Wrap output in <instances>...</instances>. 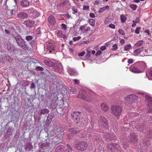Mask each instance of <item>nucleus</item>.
<instances>
[{
  "label": "nucleus",
  "mask_w": 152,
  "mask_h": 152,
  "mask_svg": "<svg viewBox=\"0 0 152 152\" xmlns=\"http://www.w3.org/2000/svg\"><path fill=\"white\" fill-rule=\"evenodd\" d=\"M18 46L22 48L24 50H27L29 49V47L26 42L23 39L20 34L13 36Z\"/></svg>",
  "instance_id": "nucleus-1"
},
{
  "label": "nucleus",
  "mask_w": 152,
  "mask_h": 152,
  "mask_svg": "<svg viewBox=\"0 0 152 152\" xmlns=\"http://www.w3.org/2000/svg\"><path fill=\"white\" fill-rule=\"evenodd\" d=\"M56 146V145H53L51 141L50 142L46 141L42 143L41 148L45 151L44 152H48L49 151L52 150Z\"/></svg>",
  "instance_id": "nucleus-2"
},
{
  "label": "nucleus",
  "mask_w": 152,
  "mask_h": 152,
  "mask_svg": "<svg viewBox=\"0 0 152 152\" xmlns=\"http://www.w3.org/2000/svg\"><path fill=\"white\" fill-rule=\"evenodd\" d=\"M74 148L77 150L81 151H84L86 150L88 147L87 142L83 141H80L75 144Z\"/></svg>",
  "instance_id": "nucleus-3"
},
{
  "label": "nucleus",
  "mask_w": 152,
  "mask_h": 152,
  "mask_svg": "<svg viewBox=\"0 0 152 152\" xmlns=\"http://www.w3.org/2000/svg\"><path fill=\"white\" fill-rule=\"evenodd\" d=\"M111 109L113 113L117 117V119H119L120 115L122 111L121 107L119 106L113 105L111 107Z\"/></svg>",
  "instance_id": "nucleus-4"
},
{
  "label": "nucleus",
  "mask_w": 152,
  "mask_h": 152,
  "mask_svg": "<svg viewBox=\"0 0 152 152\" xmlns=\"http://www.w3.org/2000/svg\"><path fill=\"white\" fill-rule=\"evenodd\" d=\"M78 97L86 100L87 102H91L93 100V99L89 96H88L84 90H82L80 91Z\"/></svg>",
  "instance_id": "nucleus-5"
},
{
  "label": "nucleus",
  "mask_w": 152,
  "mask_h": 152,
  "mask_svg": "<svg viewBox=\"0 0 152 152\" xmlns=\"http://www.w3.org/2000/svg\"><path fill=\"white\" fill-rule=\"evenodd\" d=\"M145 97L148 107L147 113H152V98L147 95H145Z\"/></svg>",
  "instance_id": "nucleus-6"
},
{
  "label": "nucleus",
  "mask_w": 152,
  "mask_h": 152,
  "mask_svg": "<svg viewBox=\"0 0 152 152\" xmlns=\"http://www.w3.org/2000/svg\"><path fill=\"white\" fill-rule=\"evenodd\" d=\"M107 149L112 152H118L119 145L115 143H112L107 146Z\"/></svg>",
  "instance_id": "nucleus-7"
},
{
  "label": "nucleus",
  "mask_w": 152,
  "mask_h": 152,
  "mask_svg": "<svg viewBox=\"0 0 152 152\" xmlns=\"http://www.w3.org/2000/svg\"><path fill=\"white\" fill-rule=\"evenodd\" d=\"M99 127L103 126L106 127L107 126L108 124L106 118L103 116H100V119L98 122Z\"/></svg>",
  "instance_id": "nucleus-8"
},
{
  "label": "nucleus",
  "mask_w": 152,
  "mask_h": 152,
  "mask_svg": "<svg viewBox=\"0 0 152 152\" xmlns=\"http://www.w3.org/2000/svg\"><path fill=\"white\" fill-rule=\"evenodd\" d=\"M138 141L137 136L135 133H132L129 136L128 141L131 144L135 143Z\"/></svg>",
  "instance_id": "nucleus-9"
},
{
  "label": "nucleus",
  "mask_w": 152,
  "mask_h": 152,
  "mask_svg": "<svg viewBox=\"0 0 152 152\" xmlns=\"http://www.w3.org/2000/svg\"><path fill=\"white\" fill-rule=\"evenodd\" d=\"M7 49L8 51V53L11 56L15 54H14L15 51V48L14 45L9 43L7 44Z\"/></svg>",
  "instance_id": "nucleus-10"
},
{
  "label": "nucleus",
  "mask_w": 152,
  "mask_h": 152,
  "mask_svg": "<svg viewBox=\"0 0 152 152\" xmlns=\"http://www.w3.org/2000/svg\"><path fill=\"white\" fill-rule=\"evenodd\" d=\"M82 113L78 111L74 112L73 114L72 115V117L74 119H75L77 122H76L77 124L79 121L81 117Z\"/></svg>",
  "instance_id": "nucleus-11"
},
{
  "label": "nucleus",
  "mask_w": 152,
  "mask_h": 152,
  "mask_svg": "<svg viewBox=\"0 0 152 152\" xmlns=\"http://www.w3.org/2000/svg\"><path fill=\"white\" fill-rule=\"evenodd\" d=\"M63 137L61 134H58L57 136L53 137L51 141L53 145L57 144L62 141Z\"/></svg>",
  "instance_id": "nucleus-12"
},
{
  "label": "nucleus",
  "mask_w": 152,
  "mask_h": 152,
  "mask_svg": "<svg viewBox=\"0 0 152 152\" xmlns=\"http://www.w3.org/2000/svg\"><path fill=\"white\" fill-rule=\"evenodd\" d=\"M135 65H136V66H137L139 69L141 70L142 72L147 67L146 64L143 62H136L135 63Z\"/></svg>",
  "instance_id": "nucleus-13"
},
{
  "label": "nucleus",
  "mask_w": 152,
  "mask_h": 152,
  "mask_svg": "<svg viewBox=\"0 0 152 152\" xmlns=\"http://www.w3.org/2000/svg\"><path fill=\"white\" fill-rule=\"evenodd\" d=\"M34 23L35 22L34 21L29 19L26 20L23 23V24L28 28H31L34 27Z\"/></svg>",
  "instance_id": "nucleus-14"
},
{
  "label": "nucleus",
  "mask_w": 152,
  "mask_h": 152,
  "mask_svg": "<svg viewBox=\"0 0 152 152\" xmlns=\"http://www.w3.org/2000/svg\"><path fill=\"white\" fill-rule=\"evenodd\" d=\"M137 98V96L134 94L129 95L125 98L126 101L129 102L130 103H132L133 101L136 99Z\"/></svg>",
  "instance_id": "nucleus-15"
},
{
  "label": "nucleus",
  "mask_w": 152,
  "mask_h": 152,
  "mask_svg": "<svg viewBox=\"0 0 152 152\" xmlns=\"http://www.w3.org/2000/svg\"><path fill=\"white\" fill-rule=\"evenodd\" d=\"M28 16L26 13L21 12L18 13L17 15V18L19 19H26Z\"/></svg>",
  "instance_id": "nucleus-16"
},
{
  "label": "nucleus",
  "mask_w": 152,
  "mask_h": 152,
  "mask_svg": "<svg viewBox=\"0 0 152 152\" xmlns=\"http://www.w3.org/2000/svg\"><path fill=\"white\" fill-rule=\"evenodd\" d=\"M130 69L132 72L134 73H139L142 72L141 70L139 69L137 66L135 65V63L131 66Z\"/></svg>",
  "instance_id": "nucleus-17"
},
{
  "label": "nucleus",
  "mask_w": 152,
  "mask_h": 152,
  "mask_svg": "<svg viewBox=\"0 0 152 152\" xmlns=\"http://www.w3.org/2000/svg\"><path fill=\"white\" fill-rule=\"evenodd\" d=\"M67 71L70 75H76L78 74L77 71L70 67H68Z\"/></svg>",
  "instance_id": "nucleus-18"
},
{
  "label": "nucleus",
  "mask_w": 152,
  "mask_h": 152,
  "mask_svg": "<svg viewBox=\"0 0 152 152\" xmlns=\"http://www.w3.org/2000/svg\"><path fill=\"white\" fill-rule=\"evenodd\" d=\"M56 132L53 130H51L50 131H49V132H44V135H45V136H48L50 140H52L54 138L53 137V135L54 134H55Z\"/></svg>",
  "instance_id": "nucleus-19"
},
{
  "label": "nucleus",
  "mask_w": 152,
  "mask_h": 152,
  "mask_svg": "<svg viewBox=\"0 0 152 152\" xmlns=\"http://www.w3.org/2000/svg\"><path fill=\"white\" fill-rule=\"evenodd\" d=\"M0 58L1 61H4L7 60L10 61L11 59V58L10 56L7 54H4L0 56Z\"/></svg>",
  "instance_id": "nucleus-20"
},
{
  "label": "nucleus",
  "mask_w": 152,
  "mask_h": 152,
  "mask_svg": "<svg viewBox=\"0 0 152 152\" xmlns=\"http://www.w3.org/2000/svg\"><path fill=\"white\" fill-rule=\"evenodd\" d=\"M58 102L57 101L53 98L50 104V107L52 109H55L56 108Z\"/></svg>",
  "instance_id": "nucleus-21"
},
{
  "label": "nucleus",
  "mask_w": 152,
  "mask_h": 152,
  "mask_svg": "<svg viewBox=\"0 0 152 152\" xmlns=\"http://www.w3.org/2000/svg\"><path fill=\"white\" fill-rule=\"evenodd\" d=\"M54 117V114L53 113H50L48 115L46 121L47 125H49L50 124Z\"/></svg>",
  "instance_id": "nucleus-22"
},
{
  "label": "nucleus",
  "mask_w": 152,
  "mask_h": 152,
  "mask_svg": "<svg viewBox=\"0 0 152 152\" xmlns=\"http://www.w3.org/2000/svg\"><path fill=\"white\" fill-rule=\"evenodd\" d=\"M48 22L51 25H54L56 23L55 17L53 16H50L48 17Z\"/></svg>",
  "instance_id": "nucleus-23"
},
{
  "label": "nucleus",
  "mask_w": 152,
  "mask_h": 152,
  "mask_svg": "<svg viewBox=\"0 0 152 152\" xmlns=\"http://www.w3.org/2000/svg\"><path fill=\"white\" fill-rule=\"evenodd\" d=\"M69 132L73 134H76L80 132V130L76 128L70 129L69 130Z\"/></svg>",
  "instance_id": "nucleus-24"
},
{
  "label": "nucleus",
  "mask_w": 152,
  "mask_h": 152,
  "mask_svg": "<svg viewBox=\"0 0 152 152\" xmlns=\"http://www.w3.org/2000/svg\"><path fill=\"white\" fill-rule=\"evenodd\" d=\"M49 110L47 108H43L41 110H39L38 112V114L40 115H44L45 114H48L49 112Z\"/></svg>",
  "instance_id": "nucleus-25"
},
{
  "label": "nucleus",
  "mask_w": 152,
  "mask_h": 152,
  "mask_svg": "<svg viewBox=\"0 0 152 152\" xmlns=\"http://www.w3.org/2000/svg\"><path fill=\"white\" fill-rule=\"evenodd\" d=\"M25 148L26 151H31L32 150V146L29 142H27L25 145Z\"/></svg>",
  "instance_id": "nucleus-26"
},
{
  "label": "nucleus",
  "mask_w": 152,
  "mask_h": 152,
  "mask_svg": "<svg viewBox=\"0 0 152 152\" xmlns=\"http://www.w3.org/2000/svg\"><path fill=\"white\" fill-rule=\"evenodd\" d=\"M21 6L23 7L28 6L29 5V1L26 0H23L20 2Z\"/></svg>",
  "instance_id": "nucleus-27"
},
{
  "label": "nucleus",
  "mask_w": 152,
  "mask_h": 152,
  "mask_svg": "<svg viewBox=\"0 0 152 152\" xmlns=\"http://www.w3.org/2000/svg\"><path fill=\"white\" fill-rule=\"evenodd\" d=\"M47 48L50 53H51L52 50H55V47L53 45L50 44L47 45Z\"/></svg>",
  "instance_id": "nucleus-28"
},
{
  "label": "nucleus",
  "mask_w": 152,
  "mask_h": 152,
  "mask_svg": "<svg viewBox=\"0 0 152 152\" xmlns=\"http://www.w3.org/2000/svg\"><path fill=\"white\" fill-rule=\"evenodd\" d=\"M12 129L11 128H9L8 129L7 132L5 135V136L6 138H7V137H9L11 135H12Z\"/></svg>",
  "instance_id": "nucleus-29"
},
{
  "label": "nucleus",
  "mask_w": 152,
  "mask_h": 152,
  "mask_svg": "<svg viewBox=\"0 0 152 152\" xmlns=\"http://www.w3.org/2000/svg\"><path fill=\"white\" fill-rule=\"evenodd\" d=\"M64 147L62 145H59L57 146L56 149V152H62L64 150Z\"/></svg>",
  "instance_id": "nucleus-30"
},
{
  "label": "nucleus",
  "mask_w": 152,
  "mask_h": 152,
  "mask_svg": "<svg viewBox=\"0 0 152 152\" xmlns=\"http://www.w3.org/2000/svg\"><path fill=\"white\" fill-rule=\"evenodd\" d=\"M44 63L47 66L50 67H53V66L54 65V64L55 62H53L51 61L45 60L44 61Z\"/></svg>",
  "instance_id": "nucleus-31"
},
{
  "label": "nucleus",
  "mask_w": 152,
  "mask_h": 152,
  "mask_svg": "<svg viewBox=\"0 0 152 152\" xmlns=\"http://www.w3.org/2000/svg\"><path fill=\"white\" fill-rule=\"evenodd\" d=\"M102 109L104 111H107L109 109L108 107L105 103H103L101 104Z\"/></svg>",
  "instance_id": "nucleus-32"
},
{
  "label": "nucleus",
  "mask_w": 152,
  "mask_h": 152,
  "mask_svg": "<svg viewBox=\"0 0 152 152\" xmlns=\"http://www.w3.org/2000/svg\"><path fill=\"white\" fill-rule=\"evenodd\" d=\"M66 147H67L65 150V152H72V151L73 150V149L70 146L69 144H66Z\"/></svg>",
  "instance_id": "nucleus-33"
},
{
  "label": "nucleus",
  "mask_w": 152,
  "mask_h": 152,
  "mask_svg": "<svg viewBox=\"0 0 152 152\" xmlns=\"http://www.w3.org/2000/svg\"><path fill=\"white\" fill-rule=\"evenodd\" d=\"M109 8L108 5L105 6L103 7H101L99 9V12L100 13H102L105 10H108Z\"/></svg>",
  "instance_id": "nucleus-34"
},
{
  "label": "nucleus",
  "mask_w": 152,
  "mask_h": 152,
  "mask_svg": "<svg viewBox=\"0 0 152 152\" xmlns=\"http://www.w3.org/2000/svg\"><path fill=\"white\" fill-rule=\"evenodd\" d=\"M57 134H61V136L63 134V132H64V129L62 128H59L57 129L56 130Z\"/></svg>",
  "instance_id": "nucleus-35"
},
{
  "label": "nucleus",
  "mask_w": 152,
  "mask_h": 152,
  "mask_svg": "<svg viewBox=\"0 0 152 152\" xmlns=\"http://www.w3.org/2000/svg\"><path fill=\"white\" fill-rule=\"evenodd\" d=\"M69 2V0H63V2H61L59 3V6L60 7L64 6L67 4Z\"/></svg>",
  "instance_id": "nucleus-36"
},
{
  "label": "nucleus",
  "mask_w": 152,
  "mask_h": 152,
  "mask_svg": "<svg viewBox=\"0 0 152 152\" xmlns=\"http://www.w3.org/2000/svg\"><path fill=\"white\" fill-rule=\"evenodd\" d=\"M146 136L147 138L152 139V130L148 131Z\"/></svg>",
  "instance_id": "nucleus-37"
},
{
  "label": "nucleus",
  "mask_w": 152,
  "mask_h": 152,
  "mask_svg": "<svg viewBox=\"0 0 152 152\" xmlns=\"http://www.w3.org/2000/svg\"><path fill=\"white\" fill-rule=\"evenodd\" d=\"M57 35L59 37L61 38H63L64 39H65L66 37V35L63 34L62 32L61 31H58L57 33Z\"/></svg>",
  "instance_id": "nucleus-38"
},
{
  "label": "nucleus",
  "mask_w": 152,
  "mask_h": 152,
  "mask_svg": "<svg viewBox=\"0 0 152 152\" xmlns=\"http://www.w3.org/2000/svg\"><path fill=\"white\" fill-rule=\"evenodd\" d=\"M32 69L36 71H43L44 70V69L42 67L39 66H35L34 67V68H33Z\"/></svg>",
  "instance_id": "nucleus-39"
},
{
  "label": "nucleus",
  "mask_w": 152,
  "mask_h": 152,
  "mask_svg": "<svg viewBox=\"0 0 152 152\" xmlns=\"http://www.w3.org/2000/svg\"><path fill=\"white\" fill-rule=\"evenodd\" d=\"M143 48V47H142L140 48L134 50V53L138 55L142 50Z\"/></svg>",
  "instance_id": "nucleus-40"
},
{
  "label": "nucleus",
  "mask_w": 152,
  "mask_h": 152,
  "mask_svg": "<svg viewBox=\"0 0 152 152\" xmlns=\"http://www.w3.org/2000/svg\"><path fill=\"white\" fill-rule=\"evenodd\" d=\"M89 49L87 48L86 49L87 51V53L86 54L84 58L85 59H88L91 56V52L90 51H89Z\"/></svg>",
  "instance_id": "nucleus-41"
},
{
  "label": "nucleus",
  "mask_w": 152,
  "mask_h": 152,
  "mask_svg": "<svg viewBox=\"0 0 152 152\" xmlns=\"http://www.w3.org/2000/svg\"><path fill=\"white\" fill-rule=\"evenodd\" d=\"M144 43V41L142 40H140L137 42L135 44L136 47H138L141 46Z\"/></svg>",
  "instance_id": "nucleus-42"
},
{
  "label": "nucleus",
  "mask_w": 152,
  "mask_h": 152,
  "mask_svg": "<svg viewBox=\"0 0 152 152\" xmlns=\"http://www.w3.org/2000/svg\"><path fill=\"white\" fill-rule=\"evenodd\" d=\"M56 81L58 83V84H59V87L62 88L63 87V84L62 81L58 78L56 79Z\"/></svg>",
  "instance_id": "nucleus-43"
},
{
  "label": "nucleus",
  "mask_w": 152,
  "mask_h": 152,
  "mask_svg": "<svg viewBox=\"0 0 152 152\" xmlns=\"http://www.w3.org/2000/svg\"><path fill=\"white\" fill-rule=\"evenodd\" d=\"M33 37L31 35H28L26 36L25 37V39L28 41H29L32 40Z\"/></svg>",
  "instance_id": "nucleus-44"
},
{
  "label": "nucleus",
  "mask_w": 152,
  "mask_h": 152,
  "mask_svg": "<svg viewBox=\"0 0 152 152\" xmlns=\"http://www.w3.org/2000/svg\"><path fill=\"white\" fill-rule=\"evenodd\" d=\"M60 16L62 18H69L71 17V16L68 13L65 15H60Z\"/></svg>",
  "instance_id": "nucleus-45"
},
{
  "label": "nucleus",
  "mask_w": 152,
  "mask_h": 152,
  "mask_svg": "<svg viewBox=\"0 0 152 152\" xmlns=\"http://www.w3.org/2000/svg\"><path fill=\"white\" fill-rule=\"evenodd\" d=\"M132 48V46L130 45V44H128L127 45L124 47V50L125 51H127L130 49Z\"/></svg>",
  "instance_id": "nucleus-46"
},
{
  "label": "nucleus",
  "mask_w": 152,
  "mask_h": 152,
  "mask_svg": "<svg viewBox=\"0 0 152 152\" xmlns=\"http://www.w3.org/2000/svg\"><path fill=\"white\" fill-rule=\"evenodd\" d=\"M35 88H36L35 84V83H34V81H32L31 82L30 88L31 89H34V90H35Z\"/></svg>",
  "instance_id": "nucleus-47"
},
{
  "label": "nucleus",
  "mask_w": 152,
  "mask_h": 152,
  "mask_svg": "<svg viewBox=\"0 0 152 152\" xmlns=\"http://www.w3.org/2000/svg\"><path fill=\"white\" fill-rule=\"evenodd\" d=\"M126 19V18L124 15H122L121 16V20L122 22L124 23Z\"/></svg>",
  "instance_id": "nucleus-48"
},
{
  "label": "nucleus",
  "mask_w": 152,
  "mask_h": 152,
  "mask_svg": "<svg viewBox=\"0 0 152 152\" xmlns=\"http://www.w3.org/2000/svg\"><path fill=\"white\" fill-rule=\"evenodd\" d=\"M129 7L133 10H135L136 9L137 6L136 5L133 4L130 5Z\"/></svg>",
  "instance_id": "nucleus-49"
},
{
  "label": "nucleus",
  "mask_w": 152,
  "mask_h": 152,
  "mask_svg": "<svg viewBox=\"0 0 152 152\" xmlns=\"http://www.w3.org/2000/svg\"><path fill=\"white\" fill-rule=\"evenodd\" d=\"M60 67V64H58L57 63L55 62L54 64V65L53 66V67L55 68L56 69H59Z\"/></svg>",
  "instance_id": "nucleus-50"
},
{
  "label": "nucleus",
  "mask_w": 152,
  "mask_h": 152,
  "mask_svg": "<svg viewBox=\"0 0 152 152\" xmlns=\"http://www.w3.org/2000/svg\"><path fill=\"white\" fill-rule=\"evenodd\" d=\"M44 132L43 133H41V136L42 137V138L43 139L45 140H47L48 138L49 137L48 136H45V135H44Z\"/></svg>",
  "instance_id": "nucleus-51"
},
{
  "label": "nucleus",
  "mask_w": 152,
  "mask_h": 152,
  "mask_svg": "<svg viewBox=\"0 0 152 152\" xmlns=\"http://www.w3.org/2000/svg\"><path fill=\"white\" fill-rule=\"evenodd\" d=\"M89 21L90 24L92 26H94V25L95 21L92 19H90Z\"/></svg>",
  "instance_id": "nucleus-52"
},
{
  "label": "nucleus",
  "mask_w": 152,
  "mask_h": 152,
  "mask_svg": "<svg viewBox=\"0 0 152 152\" xmlns=\"http://www.w3.org/2000/svg\"><path fill=\"white\" fill-rule=\"evenodd\" d=\"M36 119L38 121H40L41 118H42V114L40 115L39 114L38 116H36Z\"/></svg>",
  "instance_id": "nucleus-53"
},
{
  "label": "nucleus",
  "mask_w": 152,
  "mask_h": 152,
  "mask_svg": "<svg viewBox=\"0 0 152 152\" xmlns=\"http://www.w3.org/2000/svg\"><path fill=\"white\" fill-rule=\"evenodd\" d=\"M29 81H24L22 85L23 86H27L29 84Z\"/></svg>",
  "instance_id": "nucleus-54"
},
{
  "label": "nucleus",
  "mask_w": 152,
  "mask_h": 152,
  "mask_svg": "<svg viewBox=\"0 0 152 152\" xmlns=\"http://www.w3.org/2000/svg\"><path fill=\"white\" fill-rule=\"evenodd\" d=\"M50 77H51L52 79L55 80L56 79V76L55 75H53L52 74L53 73V72H50Z\"/></svg>",
  "instance_id": "nucleus-55"
},
{
  "label": "nucleus",
  "mask_w": 152,
  "mask_h": 152,
  "mask_svg": "<svg viewBox=\"0 0 152 152\" xmlns=\"http://www.w3.org/2000/svg\"><path fill=\"white\" fill-rule=\"evenodd\" d=\"M61 28L62 29H64V30H66V26L65 24L64 23H62L61 24Z\"/></svg>",
  "instance_id": "nucleus-56"
},
{
  "label": "nucleus",
  "mask_w": 152,
  "mask_h": 152,
  "mask_svg": "<svg viewBox=\"0 0 152 152\" xmlns=\"http://www.w3.org/2000/svg\"><path fill=\"white\" fill-rule=\"evenodd\" d=\"M113 48L112 49L113 50H115L118 48V46L117 44H115L113 46Z\"/></svg>",
  "instance_id": "nucleus-57"
},
{
  "label": "nucleus",
  "mask_w": 152,
  "mask_h": 152,
  "mask_svg": "<svg viewBox=\"0 0 152 152\" xmlns=\"http://www.w3.org/2000/svg\"><path fill=\"white\" fill-rule=\"evenodd\" d=\"M118 32H119V33L120 34H122V35H125V34L124 31L122 29H119L118 30Z\"/></svg>",
  "instance_id": "nucleus-58"
},
{
  "label": "nucleus",
  "mask_w": 152,
  "mask_h": 152,
  "mask_svg": "<svg viewBox=\"0 0 152 152\" xmlns=\"http://www.w3.org/2000/svg\"><path fill=\"white\" fill-rule=\"evenodd\" d=\"M89 9V7L88 6L84 5L83 9L84 10H88Z\"/></svg>",
  "instance_id": "nucleus-59"
},
{
  "label": "nucleus",
  "mask_w": 152,
  "mask_h": 152,
  "mask_svg": "<svg viewBox=\"0 0 152 152\" xmlns=\"http://www.w3.org/2000/svg\"><path fill=\"white\" fill-rule=\"evenodd\" d=\"M140 27H138L137 28L135 29V32L137 34H139L140 33L139 30L140 29Z\"/></svg>",
  "instance_id": "nucleus-60"
},
{
  "label": "nucleus",
  "mask_w": 152,
  "mask_h": 152,
  "mask_svg": "<svg viewBox=\"0 0 152 152\" xmlns=\"http://www.w3.org/2000/svg\"><path fill=\"white\" fill-rule=\"evenodd\" d=\"M72 9L74 12H72L73 14H75V13H77V10L75 7H72Z\"/></svg>",
  "instance_id": "nucleus-61"
},
{
  "label": "nucleus",
  "mask_w": 152,
  "mask_h": 152,
  "mask_svg": "<svg viewBox=\"0 0 152 152\" xmlns=\"http://www.w3.org/2000/svg\"><path fill=\"white\" fill-rule=\"evenodd\" d=\"M67 137L69 140H71L73 137V136L70 134H68L67 135Z\"/></svg>",
  "instance_id": "nucleus-62"
},
{
  "label": "nucleus",
  "mask_w": 152,
  "mask_h": 152,
  "mask_svg": "<svg viewBox=\"0 0 152 152\" xmlns=\"http://www.w3.org/2000/svg\"><path fill=\"white\" fill-rule=\"evenodd\" d=\"M81 38V37L80 36H78L77 37H74L73 38V39L74 41H76L80 39Z\"/></svg>",
  "instance_id": "nucleus-63"
},
{
  "label": "nucleus",
  "mask_w": 152,
  "mask_h": 152,
  "mask_svg": "<svg viewBox=\"0 0 152 152\" xmlns=\"http://www.w3.org/2000/svg\"><path fill=\"white\" fill-rule=\"evenodd\" d=\"M32 41L29 42V45H30L31 46H32L33 45H34L35 44V41L34 40H32Z\"/></svg>",
  "instance_id": "nucleus-64"
}]
</instances>
